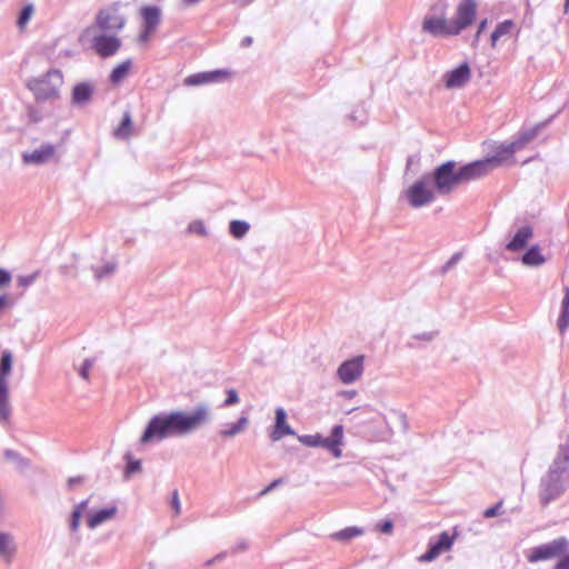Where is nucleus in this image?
I'll use <instances>...</instances> for the list:
<instances>
[{"label": "nucleus", "instance_id": "nucleus-36", "mask_svg": "<svg viewBox=\"0 0 569 569\" xmlns=\"http://www.w3.org/2000/svg\"><path fill=\"white\" fill-rule=\"evenodd\" d=\"M87 505H88V501H87V500H84V501L80 502V503L74 508V510H73V512H72L71 523H70V527H71V530H72V531L78 530V528H79V526H80L81 515H82V512L86 510Z\"/></svg>", "mask_w": 569, "mask_h": 569}, {"label": "nucleus", "instance_id": "nucleus-41", "mask_svg": "<svg viewBox=\"0 0 569 569\" xmlns=\"http://www.w3.org/2000/svg\"><path fill=\"white\" fill-rule=\"evenodd\" d=\"M92 361L91 360H86L80 369V375L83 379H89V371L90 369L92 368Z\"/></svg>", "mask_w": 569, "mask_h": 569}, {"label": "nucleus", "instance_id": "nucleus-27", "mask_svg": "<svg viewBox=\"0 0 569 569\" xmlns=\"http://www.w3.org/2000/svg\"><path fill=\"white\" fill-rule=\"evenodd\" d=\"M92 87L89 83L81 82L73 88L72 99L76 103L82 104L90 100Z\"/></svg>", "mask_w": 569, "mask_h": 569}, {"label": "nucleus", "instance_id": "nucleus-25", "mask_svg": "<svg viewBox=\"0 0 569 569\" xmlns=\"http://www.w3.org/2000/svg\"><path fill=\"white\" fill-rule=\"evenodd\" d=\"M116 513H117L116 507L100 509L89 516L88 526H89V528L93 529V528L98 527L99 525L103 523L104 521L112 519L116 516Z\"/></svg>", "mask_w": 569, "mask_h": 569}, {"label": "nucleus", "instance_id": "nucleus-39", "mask_svg": "<svg viewBox=\"0 0 569 569\" xmlns=\"http://www.w3.org/2000/svg\"><path fill=\"white\" fill-rule=\"evenodd\" d=\"M555 569H569V553H563L557 565L555 566Z\"/></svg>", "mask_w": 569, "mask_h": 569}, {"label": "nucleus", "instance_id": "nucleus-46", "mask_svg": "<svg viewBox=\"0 0 569 569\" xmlns=\"http://www.w3.org/2000/svg\"><path fill=\"white\" fill-rule=\"evenodd\" d=\"M487 23H488L487 19H483L482 21H480V23L478 26L477 33L475 36V42H478L480 34L486 30Z\"/></svg>", "mask_w": 569, "mask_h": 569}, {"label": "nucleus", "instance_id": "nucleus-23", "mask_svg": "<svg viewBox=\"0 0 569 569\" xmlns=\"http://www.w3.org/2000/svg\"><path fill=\"white\" fill-rule=\"evenodd\" d=\"M513 30H515V22L512 20H505L501 23H499L490 37L491 47L496 48L498 42L501 39L511 36Z\"/></svg>", "mask_w": 569, "mask_h": 569}, {"label": "nucleus", "instance_id": "nucleus-34", "mask_svg": "<svg viewBox=\"0 0 569 569\" xmlns=\"http://www.w3.org/2000/svg\"><path fill=\"white\" fill-rule=\"evenodd\" d=\"M249 230V224L244 221L233 220L230 222V233L234 238L243 237Z\"/></svg>", "mask_w": 569, "mask_h": 569}, {"label": "nucleus", "instance_id": "nucleus-2", "mask_svg": "<svg viewBox=\"0 0 569 569\" xmlns=\"http://www.w3.org/2000/svg\"><path fill=\"white\" fill-rule=\"evenodd\" d=\"M481 166L482 164L475 163L473 161L456 170L455 161L442 163L433 171V181L437 191L440 194H449L459 184L480 178L479 168H481Z\"/></svg>", "mask_w": 569, "mask_h": 569}, {"label": "nucleus", "instance_id": "nucleus-16", "mask_svg": "<svg viewBox=\"0 0 569 569\" xmlns=\"http://www.w3.org/2000/svg\"><path fill=\"white\" fill-rule=\"evenodd\" d=\"M231 72L229 70H214L209 72H200L191 74L184 79L187 86H200L212 82H220L229 79Z\"/></svg>", "mask_w": 569, "mask_h": 569}, {"label": "nucleus", "instance_id": "nucleus-52", "mask_svg": "<svg viewBox=\"0 0 569 569\" xmlns=\"http://www.w3.org/2000/svg\"><path fill=\"white\" fill-rule=\"evenodd\" d=\"M70 482H79V479H70Z\"/></svg>", "mask_w": 569, "mask_h": 569}, {"label": "nucleus", "instance_id": "nucleus-22", "mask_svg": "<svg viewBox=\"0 0 569 569\" xmlns=\"http://www.w3.org/2000/svg\"><path fill=\"white\" fill-rule=\"evenodd\" d=\"M144 28L154 30L160 23V10L154 6H147L140 10Z\"/></svg>", "mask_w": 569, "mask_h": 569}, {"label": "nucleus", "instance_id": "nucleus-53", "mask_svg": "<svg viewBox=\"0 0 569 569\" xmlns=\"http://www.w3.org/2000/svg\"><path fill=\"white\" fill-rule=\"evenodd\" d=\"M70 482H79V479H70Z\"/></svg>", "mask_w": 569, "mask_h": 569}, {"label": "nucleus", "instance_id": "nucleus-4", "mask_svg": "<svg viewBox=\"0 0 569 569\" xmlns=\"http://www.w3.org/2000/svg\"><path fill=\"white\" fill-rule=\"evenodd\" d=\"M568 481V475H562L557 469H549L539 483V498L542 506L560 497L566 491Z\"/></svg>", "mask_w": 569, "mask_h": 569}, {"label": "nucleus", "instance_id": "nucleus-40", "mask_svg": "<svg viewBox=\"0 0 569 569\" xmlns=\"http://www.w3.org/2000/svg\"><path fill=\"white\" fill-rule=\"evenodd\" d=\"M11 282V276L10 273L4 270L0 269V287H7Z\"/></svg>", "mask_w": 569, "mask_h": 569}, {"label": "nucleus", "instance_id": "nucleus-37", "mask_svg": "<svg viewBox=\"0 0 569 569\" xmlns=\"http://www.w3.org/2000/svg\"><path fill=\"white\" fill-rule=\"evenodd\" d=\"M226 393L227 398L223 402L224 407H230L239 402L238 392L234 389H228Z\"/></svg>", "mask_w": 569, "mask_h": 569}, {"label": "nucleus", "instance_id": "nucleus-6", "mask_svg": "<svg viewBox=\"0 0 569 569\" xmlns=\"http://www.w3.org/2000/svg\"><path fill=\"white\" fill-rule=\"evenodd\" d=\"M299 440L308 447H322L332 453L335 458H340L341 445L343 442V427L337 425L332 428L330 437H322L320 433L307 435L299 438Z\"/></svg>", "mask_w": 569, "mask_h": 569}, {"label": "nucleus", "instance_id": "nucleus-29", "mask_svg": "<svg viewBox=\"0 0 569 569\" xmlns=\"http://www.w3.org/2000/svg\"><path fill=\"white\" fill-rule=\"evenodd\" d=\"M562 310L558 318V327L563 332L569 326V287L565 288V297L562 299Z\"/></svg>", "mask_w": 569, "mask_h": 569}, {"label": "nucleus", "instance_id": "nucleus-7", "mask_svg": "<svg viewBox=\"0 0 569 569\" xmlns=\"http://www.w3.org/2000/svg\"><path fill=\"white\" fill-rule=\"evenodd\" d=\"M11 369L12 355L10 351H4L0 361V419L2 421H7L11 413L9 406V387L7 382Z\"/></svg>", "mask_w": 569, "mask_h": 569}, {"label": "nucleus", "instance_id": "nucleus-24", "mask_svg": "<svg viewBox=\"0 0 569 569\" xmlns=\"http://www.w3.org/2000/svg\"><path fill=\"white\" fill-rule=\"evenodd\" d=\"M549 469H557V471H561L562 475L569 476V446L568 445H563V446L559 447L558 455Z\"/></svg>", "mask_w": 569, "mask_h": 569}, {"label": "nucleus", "instance_id": "nucleus-1", "mask_svg": "<svg viewBox=\"0 0 569 569\" xmlns=\"http://www.w3.org/2000/svg\"><path fill=\"white\" fill-rule=\"evenodd\" d=\"M208 419L209 411L204 406L198 407L191 413L176 411L166 416H154L149 421L140 441L144 445L171 435H186L204 425Z\"/></svg>", "mask_w": 569, "mask_h": 569}, {"label": "nucleus", "instance_id": "nucleus-5", "mask_svg": "<svg viewBox=\"0 0 569 569\" xmlns=\"http://www.w3.org/2000/svg\"><path fill=\"white\" fill-rule=\"evenodd\" d=\"M126 6L121 2L110 3L100 9L96 16V24L102 31H120L127 23Z\"/></svg>", "mask_w": 569, "mask_h": 569}, {"label": "nucleus", "instance_id": "nucleus-13", "mask_svg": "<svg viewBox=\"0 0 569 569\" xmlns=\"http://www.w3.org/2000/svg\"><path fill=\"white\" fill-rule=\"evenodd\" d=\"M363 356H357L342 362L337 371V375L341 382L349 385L355 382L362 376L363 372Z\"/></svg>", "mask_w": 569, "mask_h": 569}, {"label": "nucleus", "instance_id": "nucleus-10", "mask_svg": "<svg viewBox=\"0 0 569 569\" xmlns=\"http://www.w3.org/2000/svg\"><path fill=\"white\" fill-rule=\"evenodd\" d=\"M406 197L411 207L419 208L433 201L435 190L429 182L418 180L407 189Z\"/></svg>", "mask_w": 569, "mask_h": 569}, {"label": "nucleus", "instance_id": "nucleus-44", "mask_svg": "<svg viewBox=\"0 0 569 569\" xmlns=\"http://www.w3.org/2000/svg\"><path fill=\"white\" fill-rule=\"evenodd\" d=\"M171 505L174 509V513L179 515L180 513V501H179V495H178L177 490L173 491Z\"/></svg>", "mask_w": 569, "mask_h": 569}, {"label": "nucleus", "instance_id": "nucleus-48", "mask_svg": "<svg viewBox=\"0 0 569 569\" xmlns=\"http://www.w3.org/2000/svg\"><path fill=\"white\" fill-rule=\"evenodd\" d=\"M140 467V462L139 461H136L133 463H131L129 467H128V470L129 472H133L134 470H138Z\"/></svg>", "mask_w": 569, "mask_h": 569}, {"label": "nucleus", "instance_id": "nucleus-26", "mask_svg": "<svg viewBox=\"0 0 569 569\" xmlns=\"http://www.w3.org/2000/svg\"><path fill=\"white\" fill-rule=\"evenodd\" d=\"M131 66H132V62L130 59H127V60L122 61L121 63H119L118 66H116L110 73V77H109L110 81L113 84H119L124 78L128 77V74L131 70Z\"/></svg>", "mask_w": 569, "mask_h": 569}, {"label": "nucleus", "instance_id": "nucleus-47", "mask_svg": "<svg viewBox=\"0 0 569 569\" xmlns=\"http://www.w3.org/2000/svg\"><path fill=\"white\" fill-rule=\"evenodd\" d=\"M8 306V299L6 296L0 297V311Z\"/></svg>", "mask_w": 569, "mask_h": 569}, {"label": "nucleus", "instance_id": "nucleus-32", "mask_svg": "<svg viewBox=\"0 0 569 569\" xmlns=\"http://www.w3.org/2000/svg\"><path fill=\"white\" fill-rule=\"evenodd\" d=\"M14 552L12 537L9 533L0 532V556L10 558Z\"/></svg>", "mask_w": 569, "mask_h": 569}, {"label": "nucleus", "instance_id": "nucleus-20", "mask_svg": "<svg viewBox=\"0 0 569 569\" xmlns=\"http://www.w3.org/2000/svg\"><path fill=\"white\" fill-rule=\"evenodd\" d=\"M532 237V229L529 226L521 227L513 238L509 241L506 248L509 251L517 252L523 249L530 238Z\"/></svg>", "mask_w": 569, "mask_h": 569}, {"label": "nucleus", "instance_id": "nucleus-12", "mask_svg": "<svg viewBox=\"0 0 569 569\" xmlns=\"http://www.w3.org/2000/svg\"><path fill=\"white\" fill-rule=\"evenodd\" d=\"M457 539V533H449L448 531H443L439 535L438 540L431 542L429 549L421 556H419L418 560L420 562H431L436 560L443 552L449 551L455 540Z\"/></svg>", "mask_w": 569, "mask_h": 569}, {"label": "nucleus", "instance_id": "nucleus-50", "mask_svg": "<svg viewBox=\"0 0 569 569\" xmlns=\"http://www.w3.org/2000/svg\"><path fill=\"white\" fill-rule=\"evenodd\" d=\"M565 8L566 10L569 8V0H566Z\"/></svg>", "mask_w": 569, "mask_h": 569}, {"label": "nucleus", "instance_id": "nucleus-51", "mask_svg": "<svg viewBox=\"0 0 569 569\" xmlns=\"http://www.w3.org/2000/svg\"><path fill=\"white\" fill-rule=\"evenodd\" d=\"M111 271H113V267H110L107 269V272H111Z\"/></svg>", "mask_w": 569, "mask_h": 569}, {"label": "nucleus", "instance_id": "nucleus-45", "mask_svg": "<svg viewBox=\"0 0 569 569\" xmlns=\"http://www.w3.org/2000/svg\"><path fill=\"white\" fill-rule=\"evenodd\" d=\"M282 483V479H276L273 480L269 486H267L261 492H260V496H264L267 495L268 492H270L272 489H274L276 487H278L279 485Z\"/></svg>", "mask_w": 569, "mask_h": 569}, {"label": "nucleus", "instance_id": "nucleus-31", "mask_svg": "<svg viewBox=\"0 0 569 569\" xmlns=\"http://www.w3.org/2000/svg\"><path fill=\"white\" fill-rule=\"evenodd\" d=\"M522 262L528 266H539L545 262V258L539 248L533 246L523 254Z\"/></svg>", "mask_w": 569, "mask_h": 569}, {"label": "nucleus", "instance_id": "nucleus-49", "mask_svg": "<svg viewBox=\"0 0 569 569\" xmlns=\"http://www.w3.org/2000/svg\"><path fill=\"white\" fill-rule=\"evenodd\" d=\"M251 43H252V39L250 37H246L244 39H242V42H241V44L243 47H249Z\"/></svg>", "mask_w": 569, "mask_h": 569}, {"label": "nucleus", "instance_id": "nucleus-15", "mask_svg": "<svg viewBox=\"0 0 569 569\" xmlns=\"http://www.w3.org/2000/svg\"><path fill=\"white\" fill-rule=\"evenodd\" d=\"M92 47L101 58L114 56L121 48V40L111 34H100L93 39Z\"/></svg>", "mask_w": 569, "mask_h": 569}, {"label": "nucleus", "instance_id": "nucleus-21", "mask_svg": "<svg viewBox=\"0 0 569 569\" xmlns=\"http://www.w3.org/2000/svg\"><path fill=\"white\" fill-rule=\"evenodd\" d=\"M134 131L133 121L131 113L126 111L122 116L121 122L113 129V136L117 139L126 140L129 139Z\"/></svg>", "mask_w": 569, "mask_h": 569}, {"label": "nucleus", "instance_id": "nucleus-33", "mask_svg": "<svg viewBox=\"0 0 569 569\" xmlns=\"http://www.w3.org/2000/svg\"><path fill=\"white\" fill-rule=\"evenodd\" d=\"M33 12H34V8L32 4H26L21 12H20V16L18 18V21H17V24L19 27L20 30H23L28 22L30 21L31 17L33 16Z\"/></svg>", "mask_w": 569, "mask_h": 569}, {"label": "nucleus", "instance_id": "nucleus-8", "mask_svg": "<svg viewBox=\"0 0 569 569\" xmlns=\"http://www.w3.org/2000/svg\"><path fill=\"white\" fill-rule=\"evenodd\" d=\"M567 549L568 541L566 538L561 537L552 540L549 543L532 548L527 558L529 562L560 558L567 551Z\"/></svg>", "mask_w": 569, "mask_h": 569}, {"label": "nucleus", "instance_id": "nucleus-3", "mask_svg": "<svg viewBox=\"0 0 569 569\" xmlns=\"http://www.w3.org/2000/svg\"><path fill=\"white\" fill-rule=\"evenodd\" d=\"M63 82L62 72L58 69H51L42 77L30 79L27 82V88L33 93L37 101H50L60 97Z\"/></svg>", "mask_w": 569, "mask_h": 569}, {"label": "nucleus", "instance_id": "nucleus-30", "mask_svg": "<svg viewBox=\"0 0 569 569\" xmlns=\"http://www.w3.org/2000/svg\"><path fill=\"white\" fill-rule=\"evenodd\" d=\"M363 533L362 529L357 527H349L338 532L332 533L330 537L333 540L347 542L353 538H357Z\"/></svg>", "mask_w": 569, "mask_h": 569}, {"label": "nucleus", "instance_id": "nucleus-43", "mask_svg": "<svg viewBox=\"0 0 569 569\" xmlns=\"http://www.w3.org/2000/svg\"><path fill=\"white\" fill-rule=\"evenodd\" d=\"M153 32L154 30H149L148 28H144L143 31L139 34V42L147 43Z\"/></svg>", "mask_w": 569, "mask_h": 569}, {"label": "nucleus", "instance_id": "nucleus-28", "mask_svg": "<svg viewBox=\"0 0 569 569\" xmlns=\"http://www.w3.org/2000/svg\"><path fill=\"white\" fill-rule=\"evenodd\" d=\"M249 425V419L246 416H242L238 419L236 423L228 426L227 428L220 431V436L223 438H231L236 435L244 431Z\"/></svg>", "mask_w": 569, "mask_h": 569}, {"label": "nucleus", "instance_id": "nucleus-9", "mask_svg": "<svg viewBox=\"0 0 569 569\" xmlns=\"http://www.w3.org/2000/svg\"><path fill=\"white\" fill-rule=\"evenodd\" d=\"M518 150L519 149L513 141L508 144H501L497 147L493 156L482 160H477L475 161V163L482 164L481 168H479V172L481 177H483L493 168H497L502 163L511 160L513 158L515 152H517Z\"/></svg>", "mask_w": 569, "mask_h": 569}, {"label": "nucleus", "instance_id": "nucleus-17", "mask_svg": "<svg viewBox=\"0 0 569 569\" xmlns=\"http://www.w3.org/2000/svg\"><path fill=\"white\" fill-rule=\"evenodd\" d=\"M471 77V71L467 62L445 74V84L447 89L461 88Z\"/></svg>", "mask_w": 569, "mask_h": 569}, {"label": "nucleus", "instance_id": "nucleus-35", "mask_svg": "<svg viewBox=\"0 0 569 569\" xmlns=\"http://www.w3.org/2000/svg\"><path fill=\"white\" fill-rule=\"evenodd\" d=\"M538 133L537 128L522 132L513 142L519 150L523 149Z\"/></svg>", "mask_w": 569, "mask_h": 569}, {"label": "nucleus", "instance_id": "nucleus-18", "mask_svg": "<svg viewBox=\"0 0 569 569\" xmlns=\"http://www.w3.org/2000/svg\"><path fill=\"white\" fill-rule=\"evenodd\" d=\"M54 153L56 149L52 144H44L41 146L39 149L33 150L32 152L23 153L22 158L24 163L27 164H42L52 159Z\"/></svg>", "mask_w": 569, "mask_h": 569}, {"label": "nucleus", "instance_id": "nucleus-19", "mask_svg": "<svg viewBox=\"0 0 569 569\" xmlns=\"http://www.w3.org/2000/svg\"><path fill=\"white\" fill-rule=\"evenodd\" d=\"M290 426L287 423V413L282 408L276 410V422L270 433L272 441H278L284 436L292 435Z\"/></svg>", "mask_w": 569, "mask_h": 569}, {"label": "nucleus", "instance_id": "nucleus-38", "mask_svg": "<svg viewBox=\"0 0 569 569\" xmlns=\"http://www.w3.org/2000/svg\"><path fill=\"white\" fill-rule=\"evenodd\" d=\"M502 501H499L496 506L488 508L483 512L485 518H492L500 513V509L502 507Z\"/></svg>", "mask_w": 569, "mask_h": 569}, {"label": "nucleus", "instance_id": "nucleus-11", "mask_svg": "<svg viewBox=\"0 0 569 569\" xmlns=\"http://www.w3.org/2000/svg\"><path fill=\"white\" fill-rule=\"evenodd\" d=\"M477 12V2L475 0H462L456 9L455 19L451 23L459 34L462 30L472 24Z\"/></svg>", "mask_w": 569, "mask_h": 569}, {"label": "nucleus", "instance_id": "nucleus-42", "mask_svg": "<svg viewBox=\"0 0 569 569\" xmlns=\"http://www.w3.org/2000/svg\"><path fill=\"white\" fill-rule=\"evenodd\" d=\"M392 529H393V523L390 519H387L385 520L380 527H379V530L382 532V533H386V535H389L392 532Z\"/></svg>", "mask_w": 569, "mask_h": 569}, {"label": "nucleus", "instance_id": "nucleus-14", "mask_svg": "<svg viewBox=\"0 0 569 569\" xmlns=\"http://www.w3.org/2000/svg\"><path fill=\"white\" fill-rule=\"evenodd\" d=\"M422 29L435 37L457 36L451 20H447L443 17H426L422 22Z\"/></svg>", "mask_w": 569, "mask_h": 569}]
</instances>
